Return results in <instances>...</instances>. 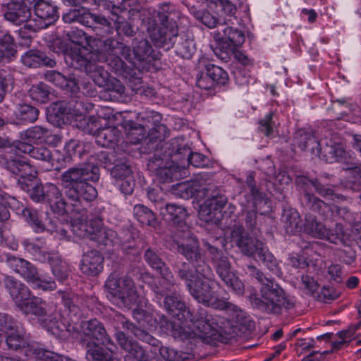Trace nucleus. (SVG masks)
Wrapping results in <instances>:
<instances>
[{"mask_svg":"<svg viewBox=\"0 0 361 361\" xmlns=\"http://www.w3.org/2000/svg\"><path fill=\"white\" fill-rule=\"evenodd\" d=\"M94 39L88 41L91 50L80 44H75L71 47L72 65L78 68H83L96 85L104 87L108 85L109 74L96 62H104L107 61V54H114L112 49L108 47L93 46Z\"/></svg>","mask_w":361,"mask_h":361,"instance_id":"7ed1b4c3","label":"nucleus"},{"mask_svg":"<svg viewBox=\"0 0 361 361\" xmlns=\"http://www.w3.org/2000/svg\"><path fill=\"white\" fill-rule=\"evenodd\" d=\"M93 16L89 9L71 10L63 15V20L66 23L79 22L87 27H92Z\"/></svg>","mask_w":361,"mask_h":361,"instance_id":"72a5a7b5","label":"nucleus"},{"mask_svg":"<svg viewBox=\"0 0 361 361\" xmlns=\"http://www.w3.org/2000/svg\"><path fill=\"white\" fill-rule=\"evenodd\" d=\"M121 135V131L116 127L105 125L97 134L96 142L104 147H109L117 144Z\"/></svg>","mask_w":361,"mask_h":361,"instance_id":"2f4dec72","label":"nucleus"},{"mask_svg":"<svg viewBox=\"0 0 361 361\" xmlns=\"http://www.w3.org/2000/svg\"><path fill=\"white\" fill-rule=\"evenodd\" d=\"M204 245L211 256L212 262L219 278L236 294L242 295L245 286L235 272L231 271V264L227 255L209 243H204Z\"/></svg>","mask_w":361,"mask_h":361,"instance_id":"9b49d317","label":"nucleus"},{"mask_svg":"<svg viewBox=\"0 0 361 361\" xmlns=\"http://www.w3.org/2000/svg\"><path fill=\"white\" fill-rule=\"evenodd\" d=\"M50 264L53 274L59 281H63L67 279L68 268L66 263L59 259H51Z\"/></svg>","mask_w":361,"mask_h":361,"instance_id":"5fc2aeb1","label":"nucleus"},{"mask_svg":"<svg viewBox=\"0 0 361 361\" xmlns=\"http://www.w3.org/2000/svg\"><path fill=\"white\" fill-rule=\"evenodd\" d=\"M47 202L51 210L58 214L78 210L71 205V203H74V202L69 204L63 200L59 189L52 183L47 184Z\"/></svg>","mask_w":361,"mask_h":361,"instance_id":"5701e85b","label":"nucleus"},{"mask_svg":"<svg viewBox=\"0 0 361 361\" xmlns=\"http://www.w3.org/2000/svg\"><path fill=\"white\" fill-rule=\"evenodd\" d=\"M66 324L58 320H50L49 324H47V331L56 338L66 339V332L64 330Z\"/></svg>","mask_w":361,"mask_h":361,"instance_id":"13d9d810","label":"nucleus"},{"mask_svg":"<svg viewBox=\"0 0 361 361\" xmlns=\"http://www.w3.org/2000/svg\"><path fill=\"white\" fill-rule=\"evenodd\" d=\"M213 186L207 182L201 176L190 181V189L192 192V197L197 199L208 198L212 192Z\"/></svg>","mask_w":361,"mask_h":361,"instance_id":"e433bc0d","label":"nucleus"},{"mask_svg":"<svg viewBox=\"0 0 361 361\" xmlns=\"http://www.w3.org/2000/svg\"><path fill=\"white\" fill-rule=\"evenodd\" d=\"M80 328L84 337L91 341H97L104 346L108 350L114 353L116 346L113 340L107 334L104 325L99 320L94 319L89 321H82Z\"/></svg>","mask_w":361,"mask_h":361,"instance_id":"2eb2a0df","label":"nucleus"},{"mask_svg":"<svg viewBox=\"0 0 361 361\" xmlns=\"http://www.w3.org/2000/svg\"><path fill=\"white\" fill-rule=\"evenodd\" d=\"M312 185L315 188L316 191L323 197L335 200L336 199H343L341 195L336 194L334 190L329 186L322 185L320 183L312 182Z\"/></svg>","mask_w":361,"mask_h":361,"instance_id":"6e6d98bb","label":"nucleus"},{"mask_svg":"<svg viewBox=\"0 0 361 361\" xmlns=\"http://www.w3.org/2000/svg\"><path fill=\"white\" fill-rule=\"evenodd\" d=\"M227 197L214 190L209 197L200 205L198 211L199 218L204 222H216L219 220L221 209L227 204Z\"/></svg>","mask_w":361,"mask_h":361,"instance_id":"f3484780","label":"nucleus"},{"mask_svg":"<svg viewBox=\"0 0 361 361\" xmlns=\"http://www.w3.org/2000/svg\"><path fill=\"white\" fill-rule=\"evenodd\" d=\"M307 205L313 211L318 212L320 215L329 217L331 210V205H329L319 198L310 193L305 194Z\"/></svg>","mask_w":361,"mask_h":361,"instance_id":"79ce46f5","label":"nucleus"},{"mask_svg":"<svg viewBox=\"0 0 361 361\" xmlns=\"http://www.w3.org/2000/svg\"><path fill=\"white\" fill-rule=\"evenodd\" d=\"M246 183L250 191V193L252 196L253 204L257 209V206H260V204H268L269 202L267 199L265 197V195L263 192H261L258 190V189L255 187L254 176L250 173L246 178Z\"/></svg>","mask_w":361,"mask_h":361,"instance_id":"09e8293b","label":"nucleus"},{"mask_svg":"<svg viewBox=\"0 0 361 361\" xmlns=\"http://www.w3.org/2000/svg\"><path fill=\"white\" fill-rule=\"evenodd\" d=\"M111 175L116 181L133 176L130 166L123 163L115 165L111 171Z\"/></svg>","mask_w":361,"mask_h":361,"instance_id":"bf43d9fd","label":"nucleus"},{"mask_svg":"<svg viewBox=\"0 0 361 361\" xmlns=\"http://www.w3.org/2000/svg\"><path fill=\"white\" fill-rule=\"evenodd\" d=\"M160 278L156 279L151 284V288L155 294L157 302L161 305L163 297L175 292L176 283L173 274L169 268H164L159 272Z\"/></svg>","mask_w":361,"mask_h":361,"instance_id":"412c9836","label":"nucleus"},{"mask_svg":"<svg viewBox=\"0 0 361 361\" xmlns=\"http://www.w3.org/2000/svg\"><path fill=\"white\" fill-rule=\"evenodd\" d=\"M22 214L35 232L40 233L44 231V224L39 220L38 213L36 211H30L25 208L23 209Z\"/></svg>","mask_w":361,"mask_h":361,"instance_id":"864d4df0","label":"nucleus"},{"mask_svg":"<svg viewBox=\"0 0 361 361\" xmlns=\"http://www.w3.org/2000/svg\"><path fill=\"white\" fill-rule=\"evenodd\" d=\"M161 214L173 224L182 226L188 214L185 207L176 204H166L159 207Z\"/></svg>","mask_w":361,"mask_h":361,"instance_id":"7c9ffc66","label":"nucleus"},{"mask_svg":"<svg viewBox=\"0 0 361 361\" xmlns=\"http://www.w3.org/2000/svg\"><path fill=\"white\" fill-rule=\"evenodd\" d=\"M304 231L308 235L319 239L326 240L335 243L337 237L335 236L326 226L316 219L312 214L305 216Z\"/></svg>","mask_w":361,"mask_h":361,"instance_id":"b1692460","label":"nucleus"},{"mask_svg":"<svg viewBox=\"0 0 361 361\" xmlns=\"http://www.w3.org/2000/svg\"><path fill=\"white\" fill-rule=\"evenodd\" d=\"M172 189L174 194L179 195L182 198L188 199L192 197L190 182H180L173 185Z\"/></svg>","mask_w":361,"mask_h":361,"instance_id":"e2e57ef3","label":"nucleus"},{"mask_svg":"<svg viewBox=\"0 0 361 361\" xmlns=\"http://www.w3.org/2000/svg\"><path fill=\"white\" fill-rule=\"evenodd\" d=\"M106 61H109V66L116 73L123 75L127 71L126 64L118 56L111 57L109 59L107 58Z\"/></svg>","mask_w":361,"mask_h":361,"instance_id":"774afa93","label":"nucleus"},{"mask_svg":"<svg viewBox=\"0 0 361 361\" xmlns=\"http://www.w3.org/2000/svg\"><path fill=\"white\" fill-rule=\"evenodd\" d=\"M167 166L159 168L157 171V176L162 182H168L173 178H178L181 174L180 169L173 163H167Z\"/></svg>","mask_w":361,"mask_h":361,"instance_id":"49530a36","label":"nucleus"},{"mask_svg":"<svg viewBox=\"0 0 361 361\" xmlns=\"http://www.w3.org/2000/svg\"><path fill=\"white\" fill-rule=\"evenodd\" d=\"M126 136L132 144H137L146 137L147 129L142 124L127 121L123 124Z\"/></svg>","mask_w":361,"mask_h":361,"instance_id":"f704fd0d","label":"nucleus"},{"mask_svg":"<svg viewBox=\"0 0 361 361\" xmlns=\"http://www.w3.org/2000/svg\"><path fill=\"white\" fill-rule=\"evenodd\" d=\"M123 327L130 329L135 337L143 342L149 343L152 346H159V341L149 334L145 331L139 328L135 327L134 325L128 321L123 322Z\"/></svg>","mask_w":361,"mask_h":361,"instance_id":"a18cd8bd","label":"nucleus"},{"mask_svg":"<svg viewBox=\"0 0 361 361\" xmlns=\"http://www.w3.org/2000/svg\"><path fill=\"white\" fill-rule=\"evenodd\" d=\"M253 307L266 313L280 314L283 310H289L295 306L293 297L285 293L283 289L271 279L264 280L259 290V297L249 296Z\"/></svg>","mask_w":361,"mask_h":361,"instance_id":"20e7f679","label":"nucleus"},{"mask_svg":"<svg viewBox=\"0 0 361 361\" xmlns=\"http://www.w3.org/2000/svg\"><path fill=\"white\" fill-rule=\"evenodd\" d=\"M216 7L219 9V12H221V16H228V18H225L224 23L226 24L232 23L233 19H235L234 15L237 11L236 6L228 0H219L216 3Z\"/></svg>","mask_w":361,"mask_h":361,"instance_id":"3c124183","label":"nucleus"},{"mask_svg":"<svg viewBox=\"0 0 361 361\" xmlns=\"http://www.w3.org/2000/svg\"><path fill=\"white\" fill-rule=\"evenodd\" d=\"M108 297L118 306L131 308L138 301L133 281L127 276L111 274L106 281Z\"/></svg>","mask_w":361,"mask_h":361,"instance_id":"1a4fd4ad","label":"nucleus"},{"mask_svg":"<svg viewBox=\"0 0 361 361\" xmlns=\"http://www.w3.org/2000/svg\"><path fill=\"white\" fill-rule=\"evenodd\" d=\"M182 317H173V319H168L165 316L159 317V326L161 331L171 335L175 338L181 340L188 339L193 332L190 331V326L186 324Z\"/></svg>","mask_w":361,"mask_h":361,"instance_id":"6ab92c4d","label":"nucleus"},{"mask_svg":"<svg viewBox=\"0 0 361 361\" xmlns=\"http://www.w3.org/2000/svg\"><path fill=\"white\" fill-rule=\"evenodd\" d=\"M286 231L294 233L300 227V219L299 214L296 211H291L285 214Z\"/></svg>","mask_w":361,"mask_h":361,"instance_id":"680f3d73","label":"nucleus"},{"mask_svg":"<svg viewBox=\"0 0 361 361\" xmlns=\"http://www.w3.org/2000/svg\"><path fill=\"white\" fill-rule=\"evenodd\" d=\"M115 338L126 353L124 361H154L137 341L127 337L123 332L116 331Z\"/></svg>","mask_w":361,"mask_h":361,"instance_id":"a211bd4d","label":"nucleus"},{"mask_svg":"<svg viewBox=\"0 0 361 361\" xmlns=\"http://www.w3.org/2000/svg\"><path fill=\"white\" fill-rule=\"evenodd\" d=\"M177 239V251L189 260L197 271V267L200 264H207L202 258L199 243L196 238L192 236L188 231L183 233H176Z\"/></svg>","mask_w":361,"mask_h":361,"instance_id":"ddd939ff","label":"nucleus"},{"mask_svg":"<svg viewBox=\"0 0 361 361\" xmlns=\"http://www.w3.org/2000/svg\"><path fill=\"white\" fill-rule=\"evenodd\" d=\"M73 232L80 238H88L99 244L113 245L116 242V233L102 226L100 219L96 218L83 222V219L72 225Z\"/></svg>","mask_w":361,"mask_h":361,"instance_id":"f8f14e48","label":"nucleus"},{"mask_svg":"<svg viewBox=\"0 0 361 361\" xmlns=\"http://www.w3.org/2000/svg\"><path fill=\"white\" fill-rule=\"evenodd\" d=\"M188 320L192 323L193 334L188 338H200L203 342L211 343L220 341L224 335L227 334L226 326L228 322L219 315L209 314L207 310L200 309L195 313L187 312Z\"/></svg>","mask_w":361,"mask_h":361,"instance_id":"39448f33","label":"nucleus"},{"mask_svg":"<svg viewBox=\"0 0 361 361\" xmlns=\"http://www.w3.org/2000/svg\"><path fill=\"white\" fill-rule=\"evenodd\" d=\"M16 118L22 123H30L35 122L39 115L37 108L28 104H21L15 111Z\"/></svg>","mask_w":361,"mask_h":361,"instance_id":"ea45409f","label":"nucleus"},{"mask_svg":"<svg viewBox=\"0 0 361 361\" xmlns=\"http://www.w3.org/2000/svg\"><path fill=\"white\" fill-rule=\"evenodd\" d=\"M99 178V169L97 166L91 163L71 168L64 172L62 180L66 188L67 197L70 201L74 202L71 205L77 207L81 198L87 202L94 200L97 196V191L87 182H96Z\"/></svg>","mask_w":361,"mask_h":361,"instance_id":"f03ea898","label":"nucleus"},{"mask_svg":"<svg viewBox=\"0 0 361 361\" xmlns=\"http://www.w3.org/2000/svg\"><path fill=\"white\" fill-rule=\"evenodd\" d=\"M5 167L16 176L17 183L22 190L27 191L35 202L44 200L43 185L37 178V171L29 163L18 157L10 159L5 163Z\"/></svg>","mask_w":361,"mask_h":361,"instance_id":"0eeeda50","label":"nucleus"},{"mask_svg":"<svg viewBox=\"0 0 361 361\" xmlns=\"http://www.w3.org/2000/svg\"><path fill=\"white\" fill-rule=\"evenodd\" d=\"M81 345L87 349L85 358L88 361H104L106 357L104 349L95 341L86 338L80 339Z\"/></svg>","mask_w":361,"mask_h":361,"instance_id":"c9c22d12","label":"nucleus"},{"mask_svg":"<svg viewBox=\"0 0 361 361\" xmlns=\"http://www.w3.org/2000/svg\"><path fill=\"white\" fill-rule=\"evenodd\" d=\"M80 269L87 275H97L103 269L102 256L97 251L87 252L82 257Z\"/></svg>","mask_w":361,"mask_h":361,"instance_id":"a878e982","label":"nucleus"},{"mask_svg":"<svg viewBox=\"0 0 361 361\" xmlns=\"http://www.w3.org/2000/svg\"><path fill=\"white\" fill-rule=\"evenodd\" d=\"M133 315L139 323L147 324L150 327L156 326L157 319H153L152 314L139 310L133 311Z\"/></svg>","mask_w":361,"mask_h":361,"instance_id":"338daca9","label":"nucleus"},{"mask_svg":"<svg viewBox=\"0 0 361 361\" xmlns=\"http://www.w3.org/2000/svg\"><path fill=\"white\" fill-rule=\"evenodd\" d=\"M319 147L312 148V154L326 162L333 163L340 161L345 153L343 147L331 140L322 139L319 141Z\"/></svg>","mask_w":361,"mask_h":361,"instance_id":"aec40b11","label":"nucleus"},{"mask_svg":"<svg viewBox=\"0 0 361 361\" xmlns=\"http://www.w3.org/2000/svg\"><path fill=\"white\" fill-rule=\"evenodd\" d=\"M6 334H7L6 341L9 348L17 350L28 345L23 330L19 329L17 324L16 327L11 328L9 331Z\"/></svg>","mask_w":361,"mask_h":361,"instance_id":"4c0bfd02","label":"nucleus"},{"mask_svg":"<svg viewBox=\"0 0 361 361\" xmlns=\"http://www.w3.org/2000/svg\"><path fill=\"white\" fill-rule=\"evenodd\" d=\"M72 114L63 102L54 103L48 109L47 120L54 126H60L70 121Z\"/></svg>","mask_w":361,"mask_h":361,"instance_id":"bb28decb","label":"nucleus"},{"mask_svg":"<svg viewBox=\"0 0 361 361\" xmlns=\"http://www.w3.org/2000/svg\"><path fill=\"white\" fill-rule=\"evenodd\" d=\"M20 138L32 144L43 143L45 140V130L40 126H34L21 133Z\"/></svg>","mask_w":361,"mask_h":361,"instance_id":"37998d69","label":"nucleus"},{"mask_svg":"<svg viewBox=\"0 0 361 361\" xmlns=\"http://www.w3.org/2000/svg\"><path fill=\"white\" fill-rule=\"evenodd\" d=\"M196 85L200 89L206 90L214 87V82L211 79L206 70L197 75Z\"/></svg>","mask_w":361,"mask_h":361,"instance_id":"69168bd1","label":"nucleus"},{"mask_svg":"<svg viewBox=\"0 0 361 361\" xmlns=\"http://www.w3.org/2000/svg\"><path fill=\"white\" fill-rule=\"evenodd\" d=\"M135 219L142 224L154 226L157 219L154 212L143 204H136L133 208Z\"/></svg>","mask_w":361,"mask_h":361,"instance_id":"a19ab883","label":"nucleus"},{"mask_svg":"<svg viewBox=\"0 0 361 361\" xmlns=\"http://www.w3.org/2000/svg\"><path fill=\"white\" fill-rule=\"evenodd\" d=\"M178 276L183 280L190 295L199 303L218 310L237 311L238 307L228 302L219 300L214 290V275L207 264H200L195 273L189 264L182 262L177 265Z\"/></svg>","mask_w":361,"mask_h":361,"instance_id":"f257e3e1","label":"nucleus"},{"mask_svg":"<svg viewBox=\"0 0 361 361\" xmlns=\"http://www.w3.org/2000/svg\"><path fill=\"white\" fill-rule=\"evenodd\" d=\"M195 51V44L192 40L186 39L178 43L176 47V51L183 58L189 59Z\"/></svg>","mask_w":361,"mask_h":361,"instance_id":"052dcab7","label":"nucleus"},{"mask_svg":"<svg viewBox=\"0 0 361 361\" xmlns=\"http://www.w3.org/2000/svg\"><path fill=\"white\" fill-rule=\"evenodd\" d=\"M172 16H176L173 6L169 3L159 5L157 16L163 26V30L160 31L159 38H154L155 40L166 43L167 41L171 42L172 39L178 35V26Z\"/></svg>","mask_w":361,"mask_h":361,"instance_id":"4468645a","label":"nucleus"},{"mask_svg":"<svg viewBox=\"0 0 361 361\" xmlns=\"http://www.w3.org/2000/svg\"><path fill=\"white\" fill-rule=\"evenodd\" d=\"M295 145H296L302 150L310 148L312 152V148L319 147V142L315 139L314 136L305 130H300L295 133L294 137Z\"/></svg>","mask_w":361,"mask_h":361,"instance_id":"58836bf2","label":"nucleus"},{"mask_svg":"<svg viewBox=\"0 0 361 361\" xmlns=\"http://www.w3.org/2000/svg\"><path fill=\"white\" fill-rule=\"evenodd\" d=\"M31 17V12L23 1H11L6 5L4 18L6 20L20 25L27 22Z\"/></svg>","mask_w":361,"mask_h":361,"instance_id":"393cba45","label":"nucleus"},{"mask_svg":"<svg viewBox=\"0 0 361 361\" xmlns=\"http://www.w3.org/2000/svg\"><path fill=\"white\" fill-rule=\"evenodd\" d=\"M218 32L220 34L223 32L221 39L228 43L231 47V50L234 49L235 47L241 46L245 42L244 33L238 30V29H233L231 27H224V25H221V29L218 27Z\"/></svg>","mask_w":361,"mask_h":361,"instance_id":"473e14b6","label":"nucleus"},{"mask_svg":"<svg viewBox=\"0 0 361 361\" xmlns=\"http://www.w3.org/2000/svg\"><path fill=\"white\" fill-rule=\"evenodd\" d=\"M44 238H37L35 240H25L23 243L25 250L39 260L44 259Z\"/></svg>","mask_w":361,"mask_h":361,"instance_id":"c03bdc74","label":"nucleus"},{"mask_svg":"<svg viewBox=\"0 0 361 361\" xmlns=\"http://www.w3.org/2000/svg\"><path fill=\"white\" fill-rule=\"evenodd\" d=\"M34 11L36 18L34 19L38 28L45 27V2L44 0H38L35 3Z\"/></svg>","mask_w":361,"mask_h":361,"instance_id":"4d7b16f0","label":"nucleus"},{"mask_svg":"<svg viewBox=\"0 0 361 361\" xmlns=\"http://www.w3.org/2000/svg\"><path fill=\"white\" fill-rule=\"evenodd\" d=\"M137 118L143 123L142 125L147 129L152 135L157 138L165 137L166 126L161 123V115L154 111H145L137 114Z\"/></svg>","mask_w":361,"mask_h":361,"instance_id":"4be33fe9","label":"nucleus"},{"mask_svg":"<svg viewBox=\"0 0 361 361\" xmlns=\"http://www.w3.org/2000/svg\"><path fill=\"white\" fill-rule=\"evenodd\" d=\"M205 69L211 79L214 82V86L216 85H225L228 80L227 73L219 66L208 64L206 66Z\"/></svg>","mask_w":361,"mask_h":361,"instance_id":"8fccbe9b","label":"nucleus"},{"mask_svg":"<svg viewBox=\"0 0 361 361\" xmlns=\"http://www.w3.org/2000/svg\"><path fill=\"white\" fill-rule=\"evenodd\" d=\"M144 259L147 264L158 273L164 268H169L165 262L160 258L157 252L152 248H148L144 255Z\"/></svg>","mask_w":361,"mask_h":361,"instance_id":"de8ad7c7","label":"nucleus"},{"mask_svg":"<svg viewBox=\"0 0 361 361\" xmlns=\"http://www.w3.org/2000/svg\"><path fill=\"white\" fill-rule=\"evenodd\" d=\"M230 241L240 252L247 257H257L271 271L281 274L278 262L267 247L260 240L251 238L241 226L233 228Z\"/></svg>","mask_w":361,"mask_h":361,"instance_id":"423d86ee","label":"nucleus"},{"mask_svg":"<svg viewBox=\"0 0 361 361\" xmlns=\"http://www.w3.org/2000/svg\"><path fill=\"white\" fill-rule=\"evenodd\" d=\"M6 265L25 279L33 288L45 290L43 281L39 276L36 268L29 262L14 256L7 255Z\"/></svg>","mask_w":361,"mask_h":361,"instance_id":"dca6fc26","label":"nucleus"},{"mask_svg":"<svg viewBox=\"0 0 361 361\" xmlns=\"http://www.w3.org/2000/svg\"><path fill=\"white\" fill-rule=\"evenodd\" d=\"M4 286L16 305L23 313L42 314V299L37 297L30 298V291L25 284L13 277L6 276Z\"/></svg>","mask_w":361,"mask_h":361,"instance_id":"9d476101","label":"nucleus"},{"mask_svg":"<svg viewBox=\"0 0 361 361\" xmlns=\"http://www.w3.org/2000/svg\"><path fill=\"white\" fill-rule=\"evenodd\" d=\"M75 117V121L79 122L77 126L82 128L90 134H92L96 138L97 137L98 133L102 131V129L108 123L107 120L104 118H97L95 116L85 117L82 114H76Z\"/></svg>","mask_w":361,"mask_h":361,"instance_id":"c85d7f7f","label":"nucleus"},{"mask_svg":"<svg viewBox=\"0 0 361 361\" xmlns=\"http://www.w3.org/2000/svg\"><path fill=\"white\" fill-rule=\"evenodd\" d=\"M162 299L164 308L172 317H182L185 322L188 321L187 312L190 310L185 307L178 295L174 292L163 297Z\"/></svg>","mask_w":361,"mask_h":361,"instance_id":"cd10ccee","label":"nucleus"},{"mask_svg":"<svg viewBox=\"0 0 361 361\" xmlns=\"http://www.w3.org/2000/svg\"><path fill=\"white\" fill-rule=\"evenodd\" d=\"M92 45L108 47L112 49V53L114 55L120 54L134 66H136L137 61L151 62L156 59L152 47L146 39H134L133 54L128 47L111 38L105 40L94 39Z\"/></svg>","mask_w":361,"mask_h":361,"instance_id":"6e6552de","label":"nucleus"},{"mask_svg":"<svg viewBox=\"0 0 361 361\" xmlns=\"http://www.w3.org/2000/svg\"><path fill=\"white\" fill-rule=\"evenodd\" d=\"M21 60L25 66L36 68L44 62V56L37 50H30L22 56Z\"/></svg>","mask_w":361,"mask_h":361,"instance_id":"603ef678","label":"nucleus"},{"mask_svg":"<svg viewBox=\"0 0 361 361\" xmlns=\"http://www.w3.org/2000/svg\"><path fill=\"white\" fill-rule=\"evenodd\" d=\"M16 52L13 37L0 25V61H11Z\"/></svg>","mask_w":361,"mask_h":361,"instance_id":"c756f323","label":"nucleus"},{"mask_svg":"<svg viewBox=\"0 0 361 361\" xmlns=\"http://www.w3.org/2000/svg\"><path fill=\"white\" fill-rule=\"evenodd\" d=\"M30 96L32 100L44 104L45 102V85L41 82L33 85L30 90Z\"/></svg>","mask_w":361,"mask_h":361,"instance_id":"0e129e2a","label":"nucleus"}]
</instances>
